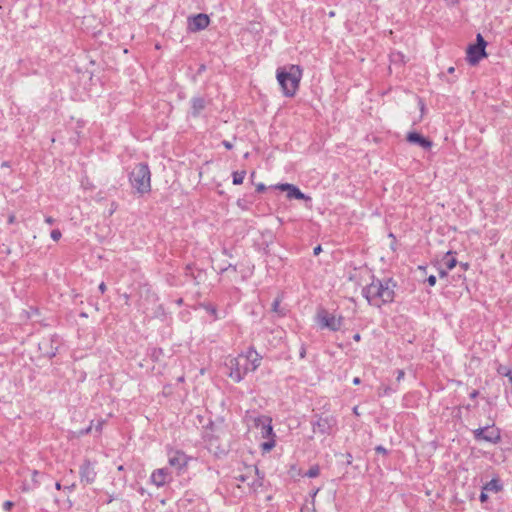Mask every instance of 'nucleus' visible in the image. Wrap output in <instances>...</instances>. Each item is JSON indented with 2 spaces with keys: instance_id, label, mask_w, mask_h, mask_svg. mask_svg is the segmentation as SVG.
I'll return each instance as SVG.
<instances>
[{
  "instance_id": "1",
  "label": "nucleus",
  "mask_w": 512,
  "mask_h": 512,
  "mask_svg": "<svg viewBox=\"0 0 512 512\" xmlns=\"http://www.w3.org/2000/svg\"><path fill=\"white\" fill-rule=\"evenodd\" d=\"M396 284L392 279L380 280L373 278L372 282L362 289V295L368 303L375 307L391 303L394 300Z\"/></svg>"
},
{
  "instance_id": "2",
  "label": "nucleus",
  "mask_w": 512,
  "mask_h": 512,
  "mask_svg": "<svg viewBox=\"0 0 512 512\" xmlns=\"http://www.w3.org/2000/svg\"><path fill=\"white\" fill-rule=\"evenodd\" d=\"M262 357L250 347L245 354L231 358L227 363L229 377L236 383L241 382L247 373L255 371L261 363Z\"/></svg>"
},
{
  "instance_id": "3",
  "label": "nucleus",
  "mask_w": 512,
  "mask_h": 512,
  "mask_svg": "<svg viewBox=\"0 0 512 512\" xmlns=\"http://www.w3.org/2000/svg\"><path fill=\"white\" fill-rule=\"evenodd\" d=\"M276 77L283 94L286 97H293L299 88V83L302 78V69L298 65L279 67L276 72Z\"/></svg>"
},
{
  "instance_id": "4",
  "label": "nucleus",
  "mask_w": 512,
  "mask_h": 512,
  "mask_svg": "<svg viewBox=\"0 0 512 512\" xmlns=\"http://www.w3.org/2000/svg\"><path fill=\"white\" fill-rule=\"evenodd\" d=\"M129 182L135 192L144 195L151 191V172L147 163H137L129 173Z\"/></svg>"
},
{
  "instance_id": "5",
  "label": "nucleus",
  "mask_w": 512,
  "mask_h": 512,
  "mask_svg": "<svg viewBox=\"0 0 512 512\" xmlns=\"http://www.w3.org/2000/svg\"><path fill=\"white\" fill-rule=\"evenodd\" d=\"M235 479L241 483H245L249 493H255L263 486L264 476H260L258 468L252 466L247 468L245 474H240L236 476Z\"/></svg>"
},
{
  "instance_id": "6",
  "label": "nucleus",
  "mask_w": 512,
  "mask_h": 512,
  "mask_svg": "<svg viewBox=\"0 0 512 512\" xmlns=\"http://www.w3.org/2000/svg\"><path fill=\"white\" fill-rule=\"evenodd\" d=\"M473 436L476 441H486L492 444H497L501 441V431L494 424L475 429Z\"/></svg>"
},
{
  "instance_id": "7",
  "label": "nucleus",
  "mask_w": 512,
  "mask_h": 512,
  "mask_svg": "<svg viewBox=\"0 0 512 512\" xmlns=\"http://www.w3.org/2000/svg\"><path fill=\"white\" fill-rule=\"evenodd\" d=\"M487 42L484 40L482 35L479 33L476 37V43L470 45L467 49V61L471 65H476L482 58L487 56L485 48Z\"/></svg>"
},
{
  "instance_id": "8",
  "label": "nucleus",
  "mask_w": 512,
  "mask_h": 512,
  "mask_svg": "<svg viewBox=\"0 0 512 512\" xmlns=\"http://www.w3.org/2000/svg\"><path fill=\"white\" fill-rule=\"evenodd\" d=\"M336 425L337 420L335 417L321 415L312 422V430L314 433H320L321 435H330Z\"/></svg>"
},
{
  "instance_id": "9",
  "label": "nucleus",
  "mask_w": 512,
  "mask_h": 512,
  "mask_svg": "<svg viewBox=\"0 0 512 512\" xmlns=\"http://www.w3.org/2000/svg\"><path fill=\"white\" fill-rule=\"evenodd\" d=\"M317 319L322 328H327L331 331H338L343 325V317H336L324 309L318 312Z\"/></svg>"
},
{
  "instance_id": "10",
  "label": "nucleus",
  "mask_w": 512,
  "mask_h": 512,
  "mask_svg": "<svg viewBox=\"0 0 512 512\" xmlns=\"http://www.w3.org/2000/svg\"><path fill=\"white\" fill-rule=\"evenodd\" d=\"M253 425L260 429L262 437H275L272 427V419L266 415L251 417Z\"/></svg>"
},
{
  "instance_id": "11",
  "label": "nucleus",
  "mask_w": 512,
  "mask_h": 512,
  "mask_svg": "<svg viewBox=\"0 0 512 512\" xmlns=\"http://www.w3.org/2000/svg\"><path fill=\"white\" fill-rule=\"evenodd\" d=\"M80 481L84 484H92L97 476L93 464L85 459L79 469Z\"/></svg>"
},
{
  "instance_id": "12",
  "label": "nucleus",
  "mask_w": 512,
  "mask_h": 512,
  "mask_svg": "<svg viewBox=\"0 0 512 512\" xmlns=\"http://www.w3.org/2000/svg\"><path fill=\"white\" fill-rule=\"evenodd\" d=\"M168 463L171 467L181 471L188 464V457L180 450H171L168 453Z\"/></svg>"
},
{
  "instance_id": "13",
  "label": "nucleus",
  "mask_w": 512,
  "mask_h": 512,
  "mask_svg": "<svg viewBox=\"0 0 512 512\" xmlns=\"http://www.w3.org/2000/svg\"><path fill=\"white\" fill-rule=\"evenodd\" d=\"M209 23H210V19H209L208 15L199 13L195 16L188 18V29L191 32L201 31V30L205 29L206 27H208Z\"/></svg>"
},
{
  "instance_id": "14",
  "label": "nucleus",
  "mask_w": 512,
  "mask_h": 512,
  "mask_svg": "<svg viewBox=\"0 0 512 512\" xmlns=\"http://www.w3.org/2000/svg\"><path fill=\"white\" fill-rule=\"evenodd\" d=\"M150 481L157 487H162L172 481V475L168 468H159L152 472Z\"/></svg>"
},
{
  "instance_id": "15",
  "label": "nucleus",
  "mask_w": 512,
  "mask_h": 512,
  "mask_svg": "<svg viewBox=\"0 0 512 512\" xmlns=\"http://www.w3.org/2000/svg\"><path fill=\"white\" fill-rule=\"evenodd\" d=\"M277 189H280L281 191H287V197L289 199H299V200H303V199H308V197L302 193L299 188H297L295 185L293 184H289V183H283V184H278L276 186Z\"/></svg>"
},
{
  "instance_id": "16",
  "label": "nucleus",
  "mask_w": 512,
  "mask_h": 512,
  "mask_svg": "<svg viewBox=\"0 0 512 512\" xmlns=\"http://www.w3.org/2000/svg\"><path fill=\"white\" fill-rule=\"evenodd\" d=\"M407 141L413 144H417L424 149H430L432 147V141L428 138L423 137L417 132H409L406 137Z\"/></svg>"
},
{
  "instance_id": "17",
  "label": "nucleus",
  "mask_w": 512,
  "mask_h": 512,
  "mask_svg": "<svg viewBox=\"0 0 512 512\" xmlns=\"http://www.w3.org/2000/svg\"><path fill=\"white\" fill-rule=\"evenodd\" d=\"M206 107V101L202 97H193L191 99V114L198 117Z\"/></svg>"
},
{
  "instance_id": "18",
  "label": "nucleus",
  "mask_w": 512,
  "mask_h": 512,
  "mask_svg": "<svg viewBox=\"0 0 512 512\" xmlns=\"http://www.w3.org/2000/svg\"><path fill=\"white\" fill-rule=\"evenodd\" d=\"M186 275L190 276L192 279L195 280L197 284H199L203 280L205 273L200 269H195V267L192 265H187Z\"/></svg>"
},
{
  "instance_id": "19",
  "label": "nucleus",
  "mask_w": 512,
  "mask_h": 512,
  "mask_svg": "<svg viewBox=\"0 0 512 512\" xmlns=\"http://www.w3.org/2000/svg\"><path fill=\"white\" fill-rule=\"evenodd\" d=\"M503 489V485L498 478H493L483 486V490L487 492L498 493Z\"/></svg>"
},
{
  "instance_id": "20",
  "label": "nucleus",
  "mask_w": 512,
  "mask_h": 512,
  "mask_svg": "<svg viewBox=\"0 0 512 512\" xmlns=\"http://www.w3.org/2000/svg\"><path fill=\"white\" fill-rule=\"evenodd\" d=\"M41 475L42 474L39 471L34 470L32 472L31 483H25L24 486H23V491H30V490H34L35 488L39 487L40 481H39L38 478Z\"/></svg>"
},
{
  "instance_id": "21",
  "label": "nucleus",
  "mask_w": 512,
  "mask_h": 512,
  "mask_svg": "<svg viewBox=\"0 0 512 512\" xmlns=\"http://www.w3.org/2000/svg\"><path fill=\"white\" fill-rule=\"evenodd\" d=\"M452 254V251L447 252L446 256L443 259L444 264L448 270H452L457 265V260L455 257L452 256Z\"/></svg>"
},
{
  "instance_id": "22",
  "label": "nucleus",
  "mask_w": 512,
  "mask_h": 512,
  "mask_svg": "<svg viewBox=\"0 0 512 512\" xmlns=\"http://www.w3.org/2000/svg\"><path fill=\"white\" fill-rule=\"evenodd\" d=\"M265 438L268 439V441L263 442L260 445L262 453L270 452L276 445L275 437H265Z\"/></svg>"
},
{
  "instance_id": "23",
  "label": "nucleus",
  "mask_w": 512,
  "mask_h": 512,
  "mask_svg": "<svg viewBox=\"0 0 512 512\" xmlns=\"http://www.w3.org/2000/svg\"><path fill=\"white\" fill-rule=\"evenodd\" d=\"M245 175H246V171H244V170L233 172V174H232L233 184L234 185L242 184L244 181Z\"/></svg>"
},
{
  "instance_id": "24",
  "label": "nucleus",
  "mask_w": 512,
  "mask_h": 512,
  "mask_svg": "<svg viewBox=\"0 0 512 512\" xmlns=\"http://www.w3.org/2000/svg\"><path fill=\"white\" fill-rule=\"evenodd\" d=\"M320 469L318 465L311 466L309 470L305 473V476L308 478H315L319 476Z\"/></svg>"
},
{
  "instance_id": "25",
  "label": "nucleus",
  "mask_w": 512,
  "mask_h": 512,
  "mask_svg": "<svg viewBox=\"0 0 512 512\" xmlns=\"http://www.w3.org/2000/svg\"><path fill=\"white\" fill-rule=\"evenodd\" d=\"M280 303H281V300L279 298H276L273 303H272V311L275 312V313H278L279 315H284L280 310H279V307H280Z\"/></svg>"
},
{
  "instance_id": "26",
  "label": "nucleus",
  "mask_w": 512,
  "mask_h": 512,
  "mask_svg": "<svg viewBox=\"0 0 512 512\" xmlns=\"http://www.w3.org/2000/svg\"><path fill=\"white\" fill-rule=\"evenodd\" d=\"M51 238L54 240V241H58L61 236H62V233L59 229H53L51 231V234H50Z\"/></svg>"
},
{
  "instance_id": "27",
  "label": "nucleus",
  "mask_w": 512,
  "mask_h": 512,
  "mask_svg": "<svg viewBox=\"0 0 512 512\" xmlns=\"http://www.w3.org/2000/svg\"><path fill=\"white\" fill-rule=\"evenodd\" d=\"M390 393H392L391 388L389 386H385L380 389L379 396H386L389 395Z\"/></svg>"
},
{
  "instance_id": "28",
  "label": "nucleus",
  "mask_w": 512,
  "mask_h": 512,
  "mask_svg": "<svg viewBox=\"0 0 512 512\" xmlns=\"http://www.w3.org/2000/svg\"><path fill=\"white\" fill-rule=\"evenodd\" d=\"M93 429V421L90 423V425L85 428V429H82L79 431V435L82 436V435H86V434H89Z\"/></svg>"
},
{
  "instance_id": "29",
  "label": "nucleus",
  "mask_w": 512,
  "mask_h": 512,
  "mask_svg": "<svg viewBox=\"0 0 512 512\" xmlns=\"http://www.w3.org/2000/svg\"><path fill=\"white\" fill-rule=\"evenodd\" d=\"M206 310H207L210 314H212V315L215 317V319H217V309H216L214 306H212V305H208V306H206Z\"/></svg>"
},
{
  "instance_id": "30",
  "label": "nucleus",
  "mask_w": 512,
  "mask_h": 512,
  "mask_svg": "<svg viewBox=\"0 0 512 512\" xmlns=\"http://www.w3.org/2000/svg\"><path fill=\"white\" fill-rule=\"evenodd\" d=\"M396 373H397L396 380L399 382V381H401L404 378L405 372L402 369H398L396 371Z\"/></svg>"
},
{
  "instance_id": "31",
  "label": "nucleus",
  "mask_w": 512,
  "mask_h": 512,
  "mask_svg": "<svg viewBox=\"0 0 512 512\" xmlns=\"http://www.w3.org/2000/svg\"><path fill=\"white\" fill-rule=\"evenodd\" d=\"M14 506V503L12 501H5L3 504V508L5 511L11 510V508Z\"/></svg>"
},
{
  "instance_id": "32",
  "label": "nucleus",
  "mask_w": 512,
  "mask_h": 512,
  "mask_svg": "<svg viewBox=\"0 0 512 512\" xmlns=\"http://www.w3.org/2000/svg\"><path fill=\"white\" fill-rule=\"evenodd\" d=\"M228 270H232L233 272H237V268L235 265H232V264H229L227 267H224L221 269V273L225 272V271H228Z\"/></svg>"
},
{
  "instance_id": "33",
  "label": "nucleus",
  "mask_w": 512,
  "mask_h": 512,
  "mask_svg": "<svg viewBox=\"0 0 512 512\" xmlns=\"http://www.w3.org/2000/svg\"><path fill=\"white\" fill-rule=\"evenodd\" d=\"M103 424H104V421H103V420H99V421H97V424L95 425V430H96L98 433H101L102 428H103Z\"/></svg>"
},
{
  "instance_id": "34",
  "label": "nucleus",
  "mask_w": 512,
  "mask_h": 512,
  "mask_svg": "<svg viewBox=\"0 0 512 512\" xmlns=\"http://www.w3.org/2000/svg\"><path fill=\"white\" fill-rule=\"evenodd\" d=\"M427 282L430 286H434L436 284V277L434 275H430L427 278Z\"/></svg>"
},
{
  "instance_id": "35",
  "label": "nucleus",
  "mask_w": 512,
  "mask_h": 512,
  "mask_svg": "<svg viewBox=\"0 0 512 512\" xmlns=\"http://www.w3.org/2000/svg\"><path fill=\"white\" fill-rule=\"evenodd\" d=\"M486 492H487V491L482 490V492H481V494H480L479 499H480V501H481L482 503H484V502H486V501L488 500V495L486 494Z\"/></svg>"
},
{
  "instance_id": "36",
  "label": "nucleus",
  "mask_w": 512,
  "mask_h": 512,
  "mask_svg": "<svg viewBox=\"0 0 512 512\" xmlns=\"http://www.w3.org/2000/svg\"><path fill=\"white\" fill-rule=\"evenodd\" d=\"M265 190H266V186L263 183L257 184V186H256L257 192H264Z\"/></svg>"
},
{
  "instance_id": "37",
  "label": "nucleus",
  "mask_w": 512,
  "mask_h": 512,
  "mask_svg": "<svg viewBox=\"0 0 512 512\" xmlns=\"http://www.w3.org/2000/svg\"><path fill=\"white\" fill-rule=\"evenodd\" d=\"M222 144H223V146H224L226 149H228V150H231V149L233 148L232 143H231V142H229V141H227V140H224V141L222 142Z\"/></svg>"
},
{
  "instance_id": "38",
  "label": "nucleus",
  "mask_w": 512,
  "mask_h": 512,
  "mask_svg": "<svg viewBox=\"0 0 512 512\" xmlns=\"http://www.w3.org/2000/svg\"><path fill=\"white\" fill-rule=\"evenodd\" d=\"M45 222H46L47 224H49V225H52V224H54L55 219H54V218H52L51 216H46V217H45Z\"/></svg>"
},
{
  "instance_id": "39",
  "label": "nucleus",
  "mask_w": 512,
  "mask_h": 512,
  "mask_svg": "<svg viewBox=\"0 0 512 512\" xmlns=\"http://www.w3.org/2000/svg\"><path fill=\"white\" fill-rule=\"evenodd\" d=\"M76 488V484L75 483H72L71 485H68V486H65L64 489L65 490H68L69 492H72L74 491Z\"/></svg>"
},
{
  "instance_id": "40",
  "label": "nucleus",
  "mask_w": 512,
  "mask_h": 512,
  "mask_svg": "<svg viewBox=\"0 0 512 512\" xmlns=\"http://www.w3.org/2000/svg\"><path fill=\"white\" fill-rule=\"evenodd\" d=\"M16 221V216L14 214H10L9 217H8V223L9 224H14Z\"/></svg>"
},
{
  "instance_id": "41",
  "label": "nucleus",
  "mask_w": 512,
  "mask_h": 512,
  "mask_svg": "<svg viewBox=\"0 0 512 512\" xmlns=\"http://www.w3.org/2000/svg\"><path fill=\"white\" fill-rule=\"evenodd\" d=\"M479 395V392L477 390H473L470 394H469V397L471 399H476L477 396Z\"/></svg>"
},
{
  "instance_id": "42",
  "label": "nucleus",
  "mask_w": 512,
  "mask_h": 512,
  "mask_svg": "<svg viewBox=\"0 0 512 512\" xmlns=\"http://www.w3.org/2000/svg\"><path fill=\"white\" fill-rule=\"evenodd\" d=\"M106 289H107L106 284L104 282H101L99 285L100 292L104 293L106 291Z\"/></svg>"
},
{
  "instance_id": "43",
  "label": "nucleus",
  "mask_w": 512,
  "mask_h": 512,
  "mask_svg": "<svg viewBox=\"0 0 512 512\" xmlns=\"http://www.w3.org/2000/svg\"><path fill=\"white\" fill-rule=\"evenodd\" d=\"M299 355H300V358H304L305 357V355H306V348L304 346L301 347Z\"/></svg>"
},
{
  "instance_id": "44",
  "label": "nucleus",
  "mask_w": 512,
  "mask_h": 512,
  "mask_svg": "<svg viewBox=\"0 0 512 512\" xmlns=\"http://www.w3.org/2000/svg\"><path fill=\"white\" fill-rule=\"evenodd\" d=\"M447 275H448V272L446 270H440L439 271L440 278L447 277Z\"/></svg>"
},
{
  "instance_id": "45",
  "label": "nucleus",
  "mask_w": 512,
  "mask_h": 512,
  "mask_svg": "<svg viewBox=\"0 0 512 512\" xmlns=\"http://www.w3.org/2000/svg\"><path fill=\"white\" fill-rule=\"evenodd\" d=\"M376 451L379 453H384V454L387 452L386 449L382 446H377Z\"/></svg>"
},
{
  "instance_id": "46",
  "label": "nucleus",
  "mask_w": 512,
  "mask_h": 512,
  "mask_svg": "<svg viewBox=\"0 0 512 512\" xmlns=\"http://www.w3.org/2000/svg\"><path fill=\"white\" fill-rule=\"evenodd\" d=\"M320 252H321V246L318 245L317 247L314 248V254L318 255Z\"/></svg>"
},
{
  "instance_id": "47",
  "label": "nucleus",
  "mask_w": 512,
  "mask_h": 512,
  "mask_svg": "<svg viewBox=\"0 0 512 512\" xmlns=\"http://www.w3.org/2000/svg\"><path fill=\"white\" fill-rule=\"evenodd\" d=\"M116 208H117V205L115 203H112V207H110V215L114 213Z\"/></svg>"
},
{
  "instance_id": "48",
  "label": "nucleus",
  "mask_w": 512,
  "mask_h": 512,
  "mask_svg": "<svg viewBox=\"0 0 512 512\" xmlns=\"http://www.w3.org/2000/svg\"><path fill=\"white\" fill-rule=\"evenodd\" d=\"M360 383H361V380H360V378H359V377H355V378L353 379V384H355V385H359Z\"/></svg>"
},
{
  "instance_id": "49",
  "label": "nucleus",
  "mask_w": 512,
  "mask_h": 512,
  "mask_svg": "<svg viewBox=\"0 0 512 512\" xmlns=\"http://www.w3.org/2000/svg\"><path fill=\"white\" fill-rule=\"evenodd\" d=\"M353 339H354L356 342L360 341V339H361L360 334H359V333H356V334L353 336Z\"/></svg>"
},
{
  "instance_id": "50",
  "label": "nucleus",
  "mask_w": 512,
  "mask_h": 512,
  "mask_svg": "<svg viewBox=\"0 0 512 512\" xmlns=\"http://www.w3.org/2000/svg\"><path fill=\"white\" fill-rule=\"evenodd\" d=\"M460 266L464 269V270H467L469 268V264L468 263H460Z\"/></svg>"
},
{
  "instance_id": "51",
  "label": "nucleus",
  "mask_w": 512,
  "mask_h": 512,
  "mask_svg": "<svg viewBox=\"0 0 512 512\" xmlns=\"http://www.w3.org/2000/svg\"><path fill=\"white\" fill-rule=\"evenodd\" d=\"M55 488H56L57 490H60V489L62 488V486H61L60 482H56V484H55Z\"/></svg>"
},
{
  "instance_id": "52",
  "label": "nucleus",
  "mask_w": 512,
  "mask_h": 512,
  "mask_svg": "<svg viewBox=\"0 0 512 512\" xmlns=\"http://www.w3.org/2000/svg\"><path fill=\"white\" fill-rule=\"evenodd\" d=\"M454 70H455V68H454V67H450V68L448 69V73H453V72H454Z\"/></svg>"
},
{
  "instance_id": "53",
  "label": "nucleus",
  "mask_w": 512,
  "mask_h": 512,
  "mask_svg": "<svg viewBox=\"0 0 512 512\" xmlns=\"http://www.w3.org/2000/svg\"><path fill=\"white\" fill-rule=\"evenodd\" d=\"M508 377H509L510 382L512 383V373H509Z\"/></svg>"
},
{
  "instance_id": "54",
  "label": "nucleus",
  "mask_w": 512,
  "mask_h": 512,
  "mask_svg": "<svg viewBox=\"0 0 512 512\" xmlns=\"http://www.w3.org/2000/svg\"><path fill=\"white\" fill-rule=\"evenodd\" d=\"M113 501V497H109L108 503Z\"/></svg>"
}]
</instances>
